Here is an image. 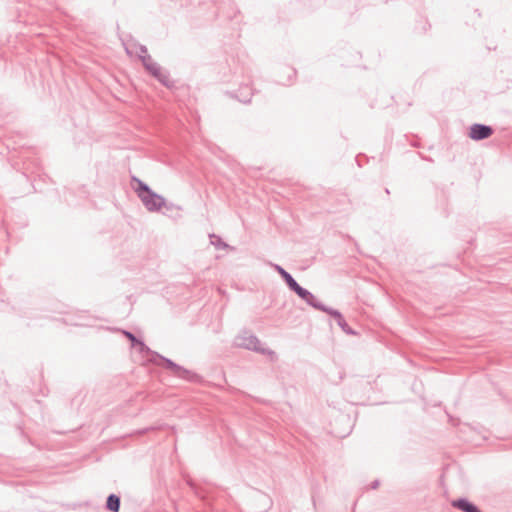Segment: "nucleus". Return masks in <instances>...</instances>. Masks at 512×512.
<instances>
[{"mask_svg": "<svg viewBox=\"0 0 512 512\" xmlns=\"http://www.w3.org/2000/svg\"><path fill=\"white\" fill-rule=\"evenodd\" d=\"M124 336L131 342L133 348L148 357V361L155 365L163 364L166 369L172 371L173 375L190 382H197L200 377L196 373L176 364L171 359L166 358L156 351L151 350L142 340L138 339L132 332L123 330Z\"/></svg>", "mask_w": 512, "mask_h": 512, "instance_id": "1", "label": "nucleus"}, {"mask_svg": "<svg viewBox=\"0 0 512 512\" xmlns=\"http://www.w3.org/2000/svg\"><path fill=\"white\" fill-rule=\"evenodd\" d=\"M131 181L134 191L149 212H158L163 206H166L165 198L154 192L145 182L135 176Z\"/></svg>", "mask_w": 512, "mask_h": 512, "instance_id": "2", "label": "nucleus"}, {"mask_svg": "<svg viewBox=\"0 0 512 512\" xmlns=\"http://www.w3.org/2000/svg\"><path fill=\"white\" fill-rule=\"evenodd\" d=\"M234 344L237 347L252 350L263 355L275 354L274 351L262 347L261 342L257 338V336L251 334L248 331H244L240 335H238L234 340Z\"/></svg>", "mask_w": 512, "mask_h": 512, "instance_id": "3", "label": "nucleus"}, {"mask_svg": "<svg viewBox=\"0 0 512 512\" xmlns=\"http://www.w3.org/2000/svg\"><path fill=\"white\" fill-rule=\"evenodd\" d=\"M143 66L149 74L156 78L162 85L167 88L174 86V82L170 80L169 73L164 70L151 56H143Z\"/></svg>", "mask_w": 512, "mask_h": 512, "instance_id": "4", "label": "nucleus"}, {"mask_svg": "<svg viewBox=\"0 0 512 512\" xmlns=\"http://www.w3.org/2000/svg\"><path fill=\"white\" fill-rule=\"evenodd\" d=\"M493 133L494 130L491 126L475 123L470 127L469 137L472 140L480 141L489 138Z\"/></svg>", "mask_w": 512, "mask_h": 512, "instance_id": "5", "label": "nucleus"}, {"mask_svg": "<svg viewBox=\"0 0 512 512\" xmlns=\"http://www.w3.org/2000/svg\"><path fill=\"white\" fill-rule=\"evenodd\" d=\"M291 291L296 293L298 295V297H300L303 301H305L308 305H310L311 307H313L316 310H317V306H319V304L321 303L316 299V297L310 291L303 288L298 283L291 289Z\"/></svg>", "mask_w": 512, "mask_h": 512, "instance_id": "6", "label": "nucleus"}, {"mask_svg": "<svg viewBox=\"0 0 512 512\" xmlns=\"http://www.w3.org/2000/svg\"><path fill=\"white\" fill-rule=\"evenodd\" d=\"M272 267L282 277V279L285 281L286 285L289 287L290 290L298 283L292 277V275L290 273H288L282 266H280L278 264H272Z\"/></svg>", "mask_w": 512, "mask_h": 512, "instance_id": "7", "label": "nucleus"}, {"mask_svg": "<svg viewBox=\"0 0 512 512\" xmlns=\"http://www.w3.org/2000/svg\"><path fill=\"white\" fill-rule=\"evenodd\" d=\"M121 500L116 494H110L106 500V509L111 512H118L120 509Z\"/></svg>", "mask_w": 512, "mask_h": 512, "instance_id": "8", "label": "nucleus"}, {"mask_svg": "<svg viewBox=\"0 0 512 512\" xmlns=\"http://www.w3.org/2000/svg\"><path fill=\"white\" fill-rule=\"evenodd\" d=\"M317 310L327 313L328 315L333 317L336 320V322L343 318L340 311L328 307L322 303H320L319 306H317Z\"/></svg>", "mask_w": 512, "mask_h": 512, "instance_id": "9", "label": "nucleus"}, {"mask_svg": "<svg viewBox=\"0 0 512 512\" xmlns=\"http://www.w3.org/2000/svg\"><path fill=\"white\" fill-rule=\"evenodd\" d=\"M240 94H241V96L239 97L240 102L246 104L251 101L252 92H251L250 87H248V86L242 87L240 89Z\"/></svg>", "mask_w": 512, "mask_h": 512, "instance_id": "10", "label": "nucleus"}, {"mask_svg": "<svg viewBox=\"0 0 512 512\" xmlns=\"http://www.w3.org/2000/svg\"><path fill=\"white\" fill-rule=\"evenodd\" d=\"M211 243L217 248V249H226L229 248V245L225 243L220 237L216 235H210Z\"/></svg>", "mask_w": 512, "mask_h": 512, "instance_id": "11", "label": "nucleus"}, {"mask_svg": "<svg viewBox=\"0 0 512 512\" xmlns=\"http://www.w3.org/2000/svg\"><path fill=\"white\" fill-rule=\"evenodd\" d=\"M338 326L348 335H355L356 332L348 325L344 317L337 321Z\"/></svg>", "mask_w": 512, "mask_h": 512, "instance_id": "12", "label": "nucleus"}, {"mask_svg": "<svg viewBox=\"0 0 512 512\" xmlns=\"http://www.w3.org/2000/svg\"><path fill=\"white\" fill-rule=\"evenodd\" d=\"M136 47L138 49V57L141 60V62L143 63V58H144L143 56H150L148 54L147 47L144 45H141V44L136 45Z\"/></svg>", "mask_w": 512, "mask_h": 512, "instance_id": "13", "label": "nucleus"}, {"mask_svg": "<svg viewBox=\"0 0 512 512\" xmlns=\"http://www.w3.org/2000/svg\"><path fill=\"white\" fill-rule=\"evenodd\" d=\"M189 484V486L194 490L195 494L199 497H202L201 493L199 492L198 488L196 487V485L192 482V480H188L187 482Z\"/></svg>", "mask_w": 512, "mask_h": 512, "instance_id": "14", "label": "nucleus"}, {"mask_svg": "<svg viewBox=\"0 0 512 512\" xmlns=\"http://www.w3.org/2000/svg\"><path fill=\"white\" fill-rule=\"evenodd\" d=\"M379 480H374L372 483H371V489H377L379 487Z\"/></svg>", "mask_w": 512, "mask_h": 512, "instance_id": "15", "label": "nucleus"}, {"mask_svg": "<svg viewBox=\"0 0 512 512\" xmlns=\"http://www.w3.org/2000/svg\"><path fill=\"white\" fill-rule=\"evenodd\" d=\"M167 210H172L173 208H176V206L173 203H167L166 206H164Z\"/></svg>", "mask_w": 512, "mask_h": 512, "instance_id": "16", "label": "nucleus"}]
</instances>
